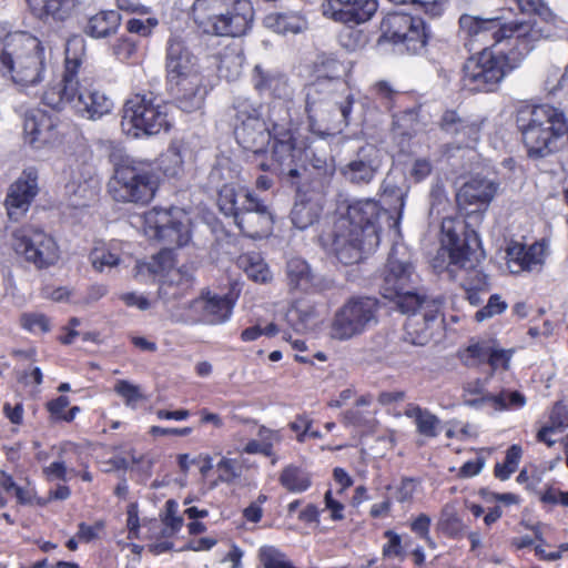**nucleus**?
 I'll return each mask as SVG.
<instances>
[{"label": "nucleus", "instance_id": "obj_1", "mask_svg": "<svg viewBox=\"0 0 568 568\" xmlns=\"http://www.w3.org/2000/svg\"><path fill=\"white\" fill-rule=\"evenodd\" d=\"M526 20L503 24L499 18H480L464 13L459 17V33L469 51L489 50L504 39H515L521 53H528L534 44L554 34V14L542 0H514Z\"/></svg>", "mask_w": 568, "mask_h": 568}, {"label": "nucleus", "instance_id": "obj_2", "mask_svg": "<svg viewBox=\"0 0 568 568\" xmlns=\"http://www.w3.org/2000/svg\"><path fill=\"white\" fill-rule=\"evenodd\" d=\"M515 118L529 158H545L568 142L566 116L556 108L524 104L517 109Z\"/></svg>", "mask_w": 568, "mask_h": 568}, {"label": "nucleus", "instance_id": "obj_3", "mask_svg": "<svg viewBox=\"0 0 568 568\" xmlns=\"http://www.w3.org/2000/svg\"><path fill=\"white\" fill-rule=\"evenodd\" d=\"M47 72L44 48L37 38L16 32L2 39V78L19 91L41 83Z\"/></svg>", "mask_w": 568, "mask_h": 568}, {"label": "nucleus", "instance_id": "obj_4", "mask_svg": "<svg viewBox=\"0 0 568 568\" xmlns=\"http://www.w3.org/2000/svg\"><path fill=\"white\" fill-rule=\"evenodd\" d=\"M192 12L204 32L219 37L245 34L254 16L247 0H195Z\"/></svg>", "mask_w": 568, "mask_h": 568}, {"label": "nucleus", "instance_id": "obj_5", "mask_svg": "<svg viewBox=\"0 0 568 568\" xmlns=\"http://www.w3.org/2000/svg\"><path fill=\"white\" fill-rule=\"evenodd\" d=\"M420 277L403 245L392 247L382 273L381 294L395 302L400 312L414 310L419 298L426 296L418 288Z\"/></svg>", "mask_w": 568, "mask_h": 568}, {"label": "nucleus", "instance_id": "obj_6", "mask_svg": "<svg viewBox=\"0 0 568 568\" xmlns=\"http://www.w3.org/2000/svg\"><path fill=\"white\" fill-rule=\"evenodd\" d=\"M442 231L443 244L448 248L450 265L466 272L462 282L464 290L488 291L487 276L477 268L484 257L477 231L466 232L462 237L453 220H444Z\"/></svg>", "mask_w": 568, "mask_h": 568}, {"label": "nucleus", "instance_id": "obj_7", "mask_svg": "<svg viewBox=\"0 0 568 568\" xmlns=\"http://www.w3.org/2000/svg\"><path fill=\"white\" fill-rule=\"evenodd\" d=\"M337 87L345 84L333 79H317L306 88V111L312 122H332L341 130L352 121L354 97L347 93L344 98L337 94Z\"/></svg>", "mask_w": 568, "mask_h": 568}, {"label": "nucleus", "instance_id": "obj_8", "mask_svg": "<svg viewBox=\"0 0 568 568\" xmlns=\"http://www.w3.org/2000/svg\"><path fill=\"white\" fill-rule=\"evenodd\" d=\"M159 176L149 165L129 162L119 165L109 182V192L116 202L146 204L155 195Z\"/></svg>", "mask_w": 568, "mask_h": 568}, {"label": "nucleus", "instance_id": "obj_9", "mask_svg": "<svg viewBox=\"0 0 568 568\" xmlns=\"http://www.w3.org/2000/svg\"><path fill=\"white\" fill-rule=\"evenodd\" d=\"M121 128L134 139L166 131L170 128L166 105L154 103L146 94H135L123 104Z\"/></svg>", "mask_w": 568, "mask_h": 568}, {"label": "nucleus", "instance_id": "obj_10", "mask_svg": "<svg viewBox=\"0 0 568 568\" xmlns=\"http://www.w3.org/2000/svg\"><path fill=\"white\" fill-rule=\"evenodd\" d=\"M268 119L273 124L274 136L271 151L272 161L270 164L262 162L260 166L264 171L278 172L295 179L300 176V171L295 165L296 150L290 129L292 119L286 103L284 101L274 102L270 109Z\"/></svg>", "mask_w": 568, "mask_h": 568}, {"label": "nucleus", "instance_id": "obj_11", "mask_svg": "<svg viewBox=\"0 0 568 568\" xmlns=\"http://www.w3.org/2000/svg\"><path fill=\"white\" fill-rule=\"evenodd\" d=\"M233 125L237 143L254 154L263 153L268 145L272 132L263 118V105L244 97L233 102Z\"/></svg>", "mask_w": 568, "mask_h": 568}, {"label": "nucleus", "instance_id": "obj_12", "mask_svg": "<svg viewBox=\"0 0 568 568\" xmlns=\"http://www.w3.org/2000/svg\"><path fill=\"white\" fill-rule=\"evenodd\" d=\"M515 68L505 54L481 50L464 65V87L470 91H494L504 77Z\"/></svg>", "mask_w": 568, "mask_h": 568}, {"label": "nucleus", "instance_id": "obj_13", "mask_svg": "<svg viewBox=\"0 0 568 568\" xmlns=\"http://www.w3.org/2000/svg\"><path fill=\"white\" fill-rule=\"evenodd\" d=\"M378 303L373 297L349 298L336 313L332 323V336L339 341L363 334L377 323Z\"/></svg>", "mask_w": 568, "mask_h": 568}, {"label": "nucleus", "instance_id": "obj_14", "mask_svg": "<svg viewBox=\"0 0 568 568\" xmlns=\"http://www.w3.org/2000/svg\"><path fill=\"white\" fill-rule=\"evenodd\" d=\"M497 190L498 184L486 178H474L459 189L456 202L459 212L465 216L464 224L460 225L462 237L479 226Z\"/></svg>", "mask_w": 568, "mask_h": 568}, {"label": "nucleus", "instance_id": "obj_15", "mask_svg": "<svg viewBox=\"0 0 568 568\" xmlns=\"http://www.w3.org/2000/svg\"><path fill=\"white\" fill-rule=\"evenodd\" d=\"M10 245L39 270L54 265L60 257L55 240L33 226H21L12 231Z\"/></svg>", "mask_w": 568, "mask_h": 568}, {"label": "nucleus", "instance_id": "obj_16", "mask_svg": "<svg viewBox=\"0 0 568 568\" xmlns=\"http://www.w3.org/2000/svg\"><path fill=\"white\" fill-rule=\"evenodd\" d=\"M173 265L172 252L163 250L153 256L151 262L140 266V271H146L151 275H160L168 272V280L161 282L159 296L165 302L181 298L193 286L194 268L183 265L171 270Z\"/></svg>", "mask_w": 568, "mask_h": 568}, {"label": "nucleus", "instance_id": "obj_17", "mask_svg": "<svg viewBox=\"0 0 568 568\" xmlns=\"http://www.w3.org/2000/svg\"><path fill=\"white\" fill-rule=\"evenodd\" d=\"M341 217L348 220L351 225L358 229L361 235H364V243L368 248H376L379 245L383 221L389 227L396 224L389 212L383 209L377 201L371 199L351 203L347 206L346 215Z\"/></svg>", "mask_w": 568, "mask_h": 568}, {"label": "nucleus", "instance_id": "obj_18", "mask_svg": "<svg viewBox=\"0 0 568 568\" xmlns=\"http://www.w3.org/2000/svg\"><path fill=\"white\" fill-rule=\"evenodd\" d=\"M381 38L394 44H404L413 54L419 53L427 43L425 22L406 13H388L381 22Z\"/></svg>", "mask_w": 568, "mask_h": 568}, {"label": "nucleus", "instance_id": "obj_19", "mask_svg": "<svg viewBox=\"0 0 568 568\" xmlns=\"http://www.w3.org/2000/svg\"><path fill=\"white\" fill-rule=\"evenodd\" d=\"M443 306L442 296H424L414 310L402 312L409 315L404 324L403 341L415 346H425L433 336V325Z\"/></svg>", "mask_w": 568, "mask_h": 568}, {"label": "nucleus", "instance_id": "obj_20", "mask_svg": "<svg viewBox=\"0 0 568 568\" xmlns=\"http://www.w3.org/2000/svg\"><path fill=\"white\" fill-rule=\"evenodd\" d=\"M144 222L146 227L152 231L151 236L170 246L180 247L190 240L187 217L180 209L163 210L154 207L145 213Z\"/></svg>", "mask_w": 568, "mask_h": 568}, {"label": "nucleus", "instance_id": "obj_21", "mask_svg": "<svg viewBox=\"0 0 568 568\" xmlns=\"http://www.w3.org/2000/svg\"><path fill=\"white\" fill-rule=\"evenodd\" d=\"M384 161L383 151L375 144L365 143L339 168V173L352 185L371 184L379 173Z\"/></svg>", "mask_w": 568, "mask_h": 568}, {"label": "nucleus", "instance_id": "obj_22", "mask_svg": "<svg viewBox=\"0 0 568 568\" xmlns=\"http://www.w3.org/2000/svg\"><path fill=\"white\" fill-rule=\"evenodd\" d=\"M328 240L329 251L345 265L357 263L364 254L375 250L368 248L358 229L341 216L335 221Z\"/></svg>", "mask_w": 568, "mask_h": 568}, {"label": "nucleus", "instance_id": "obj_23", "mask_svg": "<svg viewBox=\"0 0 568 568\" xmlns=\"http://www.w3.org/2000/svg\"><path fill=\"white\" fill-rule=\"evenodd\" d=\"M323 14L336 22L354 27L367 22L376 13V0H325Z\"/></svg>", "mask_w": 568, "mask_h": 568}, {"label": "nucleus", "instance_id": "obj_24", "mask_svg": "<svg viewBox=\"0 0 568 568\" xmlns=\"http://www.w3.org/2000/svg\"><path fill=\"white\" fill-rule=\"evenodd\" d=\"M38 173L33 168L26 169L20 178L9 187L4 204L8 217L19 221L29 210L38 193Z\"/></svg>", "mask_w": 568, "mask_h": 568}, {"label": "nucleus", "instance_id": "obj_25", "mask_svg": "<svg viewBox=\"0 0 568 568\" xmlns=\"http://www.w3.org/2000/svg\"><path fill=\"white\" fill-rule=\"evenodd\" d=\"M548 254V245L544 241L531 245L515 242L506 250L507 266L513 274L539 273L544 268Z\"/></svg>", "mask_w": 568, "mask_h": 568}, {"label": "nucleus", "instance_id": "obj_26", "mask_svg": "<svg viewBox=\"0 0 568 568\" xmlns=\"http://www.w3.org/2000/svg\"><path fill=\"white\" fill-rule=\"evenodd\" d=\"M23 134L26 143L33 149H42L58 140V131L53 118L39 109L26 112Z\"/></svg>", "mask_w": 568, "mask_h": 568}, {"label": "nucleus", "instance_id": "obj_27", "mask_svg": "<svg viewBox=\"0 0 568 568\" xmlns=\"http://www.w3.org/2000/svg\"><path fill=\"white\" fill-rule=\"evenodd\" d=\"M77 89L71 108L82 118L95 121L112 111L113 102L105 93L79 81Z\"/></svg>", "mask_w": 568, "mask_h": 568}, {"label": "nucleus", "instance_id": "obj_28", "mask_svg": "<svg viewBox=\"0 0 568 568\" xmlns=\"http://www.w3.org/2000/svg\"><path fill=\"white\" fill-rule=\"evenodd\" d=\"M197 60L179 39H170L166 50L168 83L200 77Z\"/></svg>", "mask_w": 568, "mask_h": 568}, {"label": "nucleus", "instance_id": "obj_29", "mask_svg": "<svg viewBox=\"0 0 568 568\" xmlns=\"http://www.w3.org/2000/svg\"><path fill=\"white\" fill-rule=\"evenodd\" d=\"M169 85L176 106L182 111L193 112L203 105L207 90L202 75L170 82Z\"/></svg>", "mask_w": 568, "mask_h": 568}, {"label": "nucleus", "instance_id": "obj_30", "mask_svg": "<svg viewBox=\"0 0 568 568\" xmlns=\"http://www.w3.org/2000/svg\"><path fill=\"white\" fill-rule=\"evenodd\" d=\"M255 206L246 209L235 225L248 237L261 239L272 231L273 215L260 200H256Z\"/></svg>", "mask_w": 568, "mask_h": 568}, {"label": "nucleus", "instance_id": "obj_31", "mask_svg": "<svg viewBox=\"0 0 568 568\" xmlns=\"http://www.w3.org/2000/svg\"><path fill=\"white\" fill-rule=\"evenodd\" d=\"M256 197L243 187L236 189L232 184H225L219 192L217 205L225 216H231L234 223L239 216L252 205H256Z\"/></svg>", "mask_w": 568, "mask_h": 568}, {"label": "nucleus", "instance_id": "obj_32", "mask_svg": "<svg viewBox=\"0 0 568 568\" xmlns=\"http://www.w3.org/2000/svg\"><path fill=\"white\" fill-rule=\"evenodd\" d=\"M442 130L455 139L458 146H468L479 136V125L460 116L456 111H446L440 121Z\"/></svg>", "mask_w": 568, "mask_h": 568}, {"label": "nucleus", "instance_id": "obj_33", "mask_svg": "<svg viewBox=\"0 0 568 568\" xmlns=\"http://www.w3.org/2000/svg\"><path fill=\"white\" fill-rule=\"evenodd\" d=\"M323 211V196L318 193H298L297 200L291 211L293 225L305 230L318 221Z\"/></svg>", "mask_w": 568, "mask_h": 568}, {"label": "nucleus", "instance_id": "obj_34", "mask_svg": "<svg viewBox=\"0 0 568 568\" xmlns=\"http://www.w3.org/2000/svg\"><path fill=\"white\" fill-rule=\"evenodd\" d=\"M70 64V59H67V73L63 80L45 90L42 95V102L53 110H61L65 104L71 105V98L75 97L78 80Z\"/></svg>", "mask_w": 568, "mask_h": 568}, {"label": "nucleus", "instance_id": "obj_35", "mask_svg": "<svg viewBox=\"0 0 568 568\" xmlns=\"http://www.w3.org/2000/svg\"><path fill=\"white\" fill-rule=\"evenodd\" d=\"M33 16L48 21H64L74 7L72 0H27Z\"/></svg>", "mask_w": 568, "mask_h": 568}, {"label": "nucleus", "instance_id": "obj_36", "mask_svg": "<svg viewBox=\"0 0 568 568\" xmlns=\"http://www.w3.org/2000/svg\"><path fill=\"white\" fill-rule=\"evenodd\" d=\"M287 284L292 290L308 291L315 286V277L307 262L301 257H292L286 263Z\"/></svg>", "mask_w": 568, "mask_h": 568}, {"label": "nucleus", "instance_id": "obj_37", "mask_svg": "<svg viewBox=\"0 0 568 568\" xmlns=\"http://www.w3.org/2000/svg\"><path fill=\"white\" fill-rule=\"evenodd\" d=\"M217 71L221 78L227 81L236 80L244 63V55L239 47H226L217 55Z\"/></svg>", "mask_w": 568, "mask_h": 568}, {"label": "nucleus", "instance_id": "obj_38", "mask_svg": "<svg viewBox=\"0 0 568 568\" xmlns=\"http://www.w3.org/2000/svg\"><path fill=\"white\" fill-rule=\"evenodd\" d=\"M120 23L121 16L118 11H101L89 19L84 30L92 38H106L116 32Z\"/></svg>", "mask_w": 568, "mask_h": 568}, {"label": "nucleus", "instance_id": "obj_39", "mask_svg": "<svg viewBox=\"0 0 568 568\" xmlns=\"http://www.w3.org/2000/svg\"><path fill=\"white\" fill-rule=\"evenodd\" d=\"M405 415L415 420L417 430L420 435L426 437L437 436V428L440 422L438 417L429 410L410 404L407 406Z\"/></svg>", "mask_w": 568, "mask_h": 568}, {"label": "nucleus", "instance_id": "obj_40", "mask_svg": "<svg viewBox=\"0 0 568 568\" xmlns=\"http://www.w3.org/2000/svg\"><path fill=\"white\" fill-rule=\"evenodd\" d=\"M233 302L226 295H212L206 292L205 322L222 323L229 318Z\"/></svg>", "mask_w": 568, "mask_h": 568}, {"label": "nucleus", "instance_id": "obj_41", "mask_svg": "<svg viewBox=\"0 0 568 568\" xmlns=\"http://www.w3.org/2000/svg\"><path fill=\"white\" fill-rule=\"evenodd\" d=\"M280 483L292 493H302L311 486V478L303 469L290 465L281 473Z\"/></svg>", "mask_w": 568, "mask_h": 568}, {"label": "nucleus", "instance_id": "obj_42", "mask_svg": "<svg viewBox=\"0 0 568 568\" xmlns=\"http://www.w3.org/2000/svg\"><path fill=\"white\" fill-rule=\"evenodd\" d=\"M239 265L255 282L266 283L271 280V272L258 255H243L239 258Z\"/></svg>", "mask_w": 568, "mask_h": 568}, {"label": "nucleus", "instance_id": "obj_43", "mask_svg": "<svg viewBox=\"0 0 568 568\" xmlns=\"http://www.w3.org/2000/svg\"><path fill=\"white\" fill-rule=\"evenodd\" d=\"M266 23L273 27L278 33H298L306 28V21L301 16L290 13L268 16Z\"/></svg>", "mask_w": 568, "mask_h": 568}, {"label": "nucleus", "instance_id": "obj_44", "mask_svg": "<svg viewBox=\"0 0 568 568\" xmlns=\"http://www.w3.org/2000/svg\"><path fill=\"white\" fill-rule=\"evenodd\" d=\"M288 321L293 323L296 331H306L316 325V311L315 308L305 303L296 304L288 312Z\"/></svg>", "mask_w": 568, "mask_h": 568}, {"label": "nucleus", "instance_id": "obj_45", "mask_svg": "<svg viewBox=\"0 0 568 568\" xmlns=\"http://www.w3.org/2000/svg\"><path fill=\"white\" fill-rule=\"evenodd\" d=\"M258 559L263 568H296L285 554L273 546H263L258 550Z\"/></svg>", "mask_w": 568, "mask_h": 568}, {"label": "nucleus", "instance_id": "obj_46", "mask_svg": "<svg viewBox=\"0 0 568 568\" xmlns=\"http://www.w3.org/2000/svg\"><path fill=\"white\" fill-rule=\"evenodd\" d=\"M381 190L384 199L389 202L394 201L397 204L395 209H398V216H400L408 187L399 186L393 176L387 175L382 183Z\"/></svg>", "mask_w": 568, "mask_h": 568}, {"label": "nucleus", "instance_id": "obj_47", "mask_svg": "<svg viewBox=\"0 0 568 568\" xmlns=\"http://www.w3.org/2000/svg\"><path fill=\"white\" fill-rule=\"evenodd\" d=\"M526 404L525 396L517 390L504 389L497 395H493V407L496 410L509 408H519Z\"/></svg>", "mask_w": 568, "mask_h": 568}, {"label": "nucleus", "instance_id": "obj_48", "mask_svg": "<svg viewBox=\"0 0 568 568\" xmlns=\"http://www.w3.org/2000/svg\"><path fill=\"white\" fill-rule=\"evenodd\" d=\"M163 172L168 176H176L182 172L183 156L178 145H171L166 153L162 156Z\"/></svg>", "mask_w": 568, "mask_h": 568}, {"label": "nucleus", "instance_id": "obj_49", "mask_svg": "<svg viewBox=\"0 0 568 568\" xmlns=\"http://www.w3.org/2000/svg\"><path fill=\"white\" fill-rule=\"evenodd\" d=\"M491 346L486 343H477L466 348L463 361L467 366H475L477 364L488 361Z\"/></svg>", "mask_w": 568, "mask_h": 568}, {"label": "nucleus", "instance_id": "obj_50", "mask_svg": "<svg viewBox=\"0 0 568 568\" xmlns=\"http://www.w3.org/2000/svg\"><path fill=\"white\" fill-rule=\"evenodd\" d=\"M507 308V303L501 300L497 294L489 297L487 304L476 312L475 318L477 322H483L495 315L501 314Z\"/></svg>", "mask_w": 568, "mask_h": 568}, {"label": "nucleus", "instance_id": "obj_51", "mask_svg": "<svg viewBox=\"0 0 568 568\" xmlns=\"http://www.w3.org/2000/svg\"><path fill=\"white\" fill-rule=\"evenodd\" d=\"M115 392L124 398L128 406H134L143 398L139 386L129 383L128 381H119L114 386Z\"/></svg>", "mask_w": 568, "mask_h": 568}, {"label": "nucleus", "instance_id": "obj_52", "mask_svg": "<svg viewBox=\"0 0 568 568\" xmlns=\"http://www.w3.org/2000/svg\"><path fill=\"white\" fill-rule=\"evenodd\" d=\"M254 84L255 88L260 91H275L278 85H285V83L281 81V79L270 75L260 65H256L254 68Z\"/></svg>", "mask_w": 568, "mask_h": 568}, {"label": "nucleus", "instance_id": "obj_53", "mask_svg": "<svg viewBox=\"0 0 568 568\" xmlns=\"http://www.w3.org/2000/svg\"><path fill=\"white\" fill-rule=\"evenodd\" d=\"M217 469L221 470L220 480L231 483L239 478L242 473V467L236 459L222 458L217 464Z\"/></svg>", "mask_w": 568, "mask_h": 568}, {"label": "nucleus", "instance_id": "obj_54", "mask_svg": "<svg viewBox=\"0 0 568 568\" xmlns=\"http://www.w3.org/2000/svg\"><path fill=\"white\" fill-rule=\"evenodd\" d=\"M2 490H4L7 494L14 496L17 498V501L20 504H26L30 501V490L16 484L10 476L6 475L4 471H2Z\"/></svg>", "mask_w": 568, "mask_h": 568}, {"label": "nucleus", "instance_id": "obj_55", "mask_svg": "<svg viewBox=\"0 0 568 568\" xmlns=\"http://www.w3.org/2000/svg\"><path fill=\"white\" fill-rule=\"evenodd\" d=\"M21 324L24 328L36 332H48L49 320L41 313H26L21 316Z\"/></svg>", "mask_w": 568, "mask_h": 568}, {"label": "nucleus", "instance_id": "obj_56", "mask_svg": "<svg viewBox=\"0 0 568 568\" xmlns=\"http://www.w3.org/2000/svg\"><path fill=\"white\" fill-rule=\"evenodd\" d=\"M415 112L408 111L403 115L396 118L393 122V130L395 134H399L403 136H412L414 129Z\"/></svg>", "mask_w": 568, "mask_h": 568}, {"label": "nucleus", "instance_id": "obj_57", "mask_svg": "<svg viewBox=\"0 0 568 568\" xmlns=\"http://www.w3.org/2000/svg\"><path fill=\"white\" fill-rule=\"evenodd\" d=\"M513 353V349H500L491 347L487 363L491 366L493 369H497L498 367L507 369Z\"/></svg>", "mask_w": 568, "mask_h": 568}, {"label": "nucleus", "instance_id": "obj_58", "mask_svg": "<svg viewBox=\"0 0 568 568\" xmlns=\"http://www.w3.org/2000/svg\"><path fill=\"white\" fill-rule=\"evenodd\" d=\"M156 24L158 20L155 18H148L145 21L140 19H130L126 23V29L131 33H138L142 37H146Z\"/></svg>", "mask_w": 568, "mask_h": 568}, {"label": "nucleus", "instance_id": "obj_59", "mask_svg": "<svg viewBox=\"0 0 568 568\" xmlns=\"http://www.w3.org/2000/svg\"><path fill=\"white\" fill-rule=\"evenodd\" d=\"M118 262H119V257L109 252L94 251L91 254L92 266L99 272H102L105 266H108V267L115 266L118 264Z\"/></svg>", "mask_w": 568, "mask_h": 568}, {"label": "nucleus", "instance_id": "obj_60", "mask_svg": "<svg viewBox=\"0 0 568 568\" xmlns=\"http://www.w3.org/2000/svg\"><path fill=\"white\" fill-rule=\"evenodd\" d=\"M548 426L554 427V430L561 429L568 426L567 409L562 404H555L550 414V425Z\"/></svg>", "mask_w": 568, "mask_h": 568}, {"label": "nucleus", "instance_id": "obj_61", "mask_svg": "<svg viewBox=\"0 0 568 568\" xmlns=\"http://www.w3.org/2000/svg\"><path fill=\"white\" fill-rule=\"evenodd\" d=\"M135 52L136 45L129 39H122L113 47V53L121 61L133 58Z\"/></svg>", "mask_w": 568, "mask_h": 568}, {"label": "nucleus", "instance_id": "obj_62", "mask_svg": "<svg viewBox=\"0 0 568 568\" xmlns=\"http://www.w3.org/2000/svg\"><path fill=\"white\" fill-rule=\"evenodd\" d=\"M385 536L388 538V542L383 548L384 556H399L402 554L400 536L392 530H387Z\"/></svg>", "mask_w": 568, "mask_h": 568}, {"label": "nucleus", "instance_id": "obj_63", "mask_svg": "<svg viewBox=\"0 0 568 568\" xmlns=\"http://www.w3.org/2000/svg\"><path fill=\"white\" fill-rule=\"evenodd\" d=\"M3 413L11 424L19 426L23 423V405L22 403L10 404L6 403L3 406Z\"/></svg>", "mask_w": 568, "mask_h": 568}, {"label": "nucleus", "instance_id": "obj_64", "mask_svg": "<svg viewBox=\"0 0 568 568\" xmlns=\"http://www.w3.org/2000/svg\"><path fill=\"white\" fill-rule=\"evenodd\" d=\"M432 172V164L426 159H417L410 170V175L415 181L419 182L428 176Z\"/></svg>", "mask_w": 568, "mask_h": 568}]
</instances>
